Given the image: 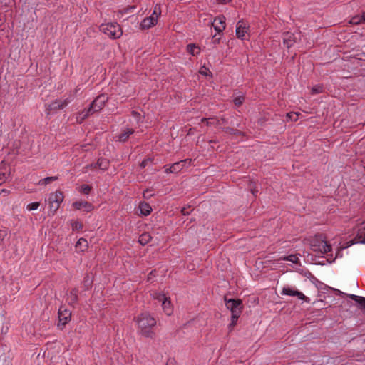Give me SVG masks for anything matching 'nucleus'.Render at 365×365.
Wrapping results in <instances>:
<instances>
[{
    "label": "nucleus",
    "instance_id": "7",
    "mask_svg": "<svg viewBox=\"0 0 365 365\" xmlns=\"http://www.w3.org/2000/svg\"><path fill=\"white\" fill-rule=\"evenodd\" d=\"M58 327L63 329V327L71 320V312L65 306H61L58 309Z\"/></svg>",
    "mask_w": 365,
    "mask_h": 365
},
{
    "label": "nucleus",
    "instance_id": "2",
    "mask_svg": "<svg viewBox=\"0 0 365 365\" xmlns=\"http://www.w3.org/2000/svg\"><path fill=\"white\" fill-rule=\"evenodd\" d=\"M226 307L230 310L232 313L231 322L230 327H233L237 324V322L241 315L242 312L243 306L241 299H227L225 298Z\"/></svg>",
    "mask_w": 365,
    "mask_h": 365
},
{
    "label": "nucleus",
    "instance_id": "29",
    "mask_svg": "<svg viewBox=\"0 0 365 365\" xmlns=\"http://www.w3.org/2000/svg\"><path fill=\"white\" fill-rule=\"evenodd\" d=\"M223 130L226 133L230 134V135H242L243 134L240 130H239L237 129L232 128L230 127L223 128Z\"/></svg>",
    "mask_w": 365,
    "mask_h": 365
},
{
    "label": "nucleus",
    "instance_id": "38",
    "mask_svg": "<svg viewBox=\"0 0 365 365\" xmlns=\"http://www.w3.org/2000/svg\"><path fill=\"white\" fill-rule=\"evenodd\" d=\"M78 291L77 289H72L71 292H70V294H71V301L73 303H76L77 302V299H78Z\"/></svg>",
    "mask_w": 365,
    "mask_h": 365
},
{
    "label": "nucleus",
    "instance_id": "35",
    "mask_svg": "<svg viewBox=\"0 0 365 365\" xmlns=\"http://www.w3.org/2000/svg\"><path fill=\"white\" fill-rule=\"evenodd\" d=\"M323 92V86L321 85L314 86L312 88V94H318Z\"/></svg>",
    "mask_w": 365,
    "mask_h": 365
},
{
    "label": "nucleus",
    "instance_id": "45",
    "mask_svg": "<svg viewBox=\"0 0 365 365\" xmlns=\"http://www.w3.org/2000/svg\"><path fill=\"white\" fill-rule=\"evenodd\" d=\"M349 297H350L352 300L355 301V302L357 303V300H359V299H360L361 296H357V295H354V294H351V295L349 296Z\"/></svg>",
    "mask_w": 365,
    "mask_h": 365
},
{
    "label": "nucleus",
    "instance_id": "31",
    "mask_svg": "<svg viewBox=\"0 0 365 365\" xmlns=\"http://www.w3.org/2000/svg\"><path fill=\"white\" fill-rule=\"evenodd\" d=\"M71 225L73 230L79 231L81 230L83 227V224L78 220L72 221Z\"/></svg>",
    "mask_w": 365,
    "mask_h": 365
},
{
    "label": "nucleus",
    "instance_id": "43",
    "mask_svg": "<svg viewBox=\"0 0 365 365\" xmlns=\"http://www.w3.org/2000/svg\"><path fill=\"white\" fill-rule=\"evenodd\" d=\"M131 115H132L133 117H134L138 120H139L140 118V114L138 111L133 110L131 112Z\"/></svg>",
    "mask_w": 365,
    "mask_h": 365
},
{
    "label": "nucleus",
    "instance_id": "24",
    "mask_svg": "<svg viewBox=\"0 0 365 365\" xmlns=\"http://www.w3.org/2000/svg\"><path fill=\"white\" fill-rule=\"evenodd\" d=\"M202 123H205L207 126H218L220 125V120L216 118H203L201 119Z\"/></svg>",
    "mask_w": 365,
    "mask_h": 365
},
{
    "label": "nucleus",
    "instance_id": "11",
    "mask_svg": "<svg viewBox=\"0 0 365 365\" xmlns=\"http://www.w3.org/2000/svg\"><path fill=\"white\" fill-rule=\"evenodd\" d=\"M225 20L226 18L223 15L217 16L214 19L212 24L218 34L222 33L225 30L226 27Z\"/></svg>",
    "mask_w": 365,
    "mask_h": 365
},
{
    "label": "nucleus",
    "instance_id": "41",
    "mask_svg": "<svg viewBox=\"0 0 365 365\" xmlns=\"http://www.w3.org/2000/svg\"><path fill=\"white\" fill-rule=\"evenodd\" d=\"M357 303L365 311V297H361L360 299H359V300H357Z\"/></svg>",
    "mask_w": 365,
    "mask_h": 365
},
{
    "label": "nucleus",
    "instance_id": "25",
    "mask_svg": "<svg viewBox=\"0 0 365 365\" xmlns=\"http://www.w3.org/2000/svg\"><path fill=\"white\" fill-rule=\"evenodd\" d=\"M151 239L152 237L148 232H144L140 235L138 242L142 245H145L150 242Z\"/></svg>",
    "mask_w": 365,
    "mask_h": 365
},
{
    "label": "nucleus",
    "instance_id": "40",
    "mask_svg": "<svg viewBox=\"0 0 365 365\" xmlns=\"http://www.w3.org/2000/svg\"><path fill=\"white\" fill-rule=\"evenodd\" d=\"M152 161H153V159L150 158L145 159L140 163V166L141 168H144L148 165L149 162H152Z\"/></svg>",
    "mask_w": 365,
    "mask_h": 365
},
{
    "label": "nucleus",
    "instance_id": "32",
    "mask_svg": "<svg viewBox=\"0 0 365 365\" xmlns=\"http://www.w3.org/2000/svg\"><path fill=\"white\" fill-rule=\"evenodd\" d=\"M299 115H300L299 113L290 112V113H287V118H289L290 120L297 121L299 118Z\"/></svg>",
    "mask_w": 365,
    "mask_h": 365
},
{
    "label": "nucleus",
    "instance_id": "44",
    "mask_svg": "<svg viewBox=\"0 0 365 365\" xmlns=\"http://www.w3.org/2000/svg\"><path fill=\"white\" fill-rule=\"evenodd\" d=\"M212 41H213V43L214 44H217V43H220V37H217L216 35H214L212 36Z\"/></svg>",
    "mask_w": 365,
    "mask_h": 365
},
{
    "label": "nucleus",
    "instance_id": "28",
    "mask_svg": "<svg viewBox=\"0 0 365 365\" xmlns=\"http://www.w3.org/2000/svg\"><path fill=\"white\" fill-rule=\"evenodd\" d=\"M279 259L284 260V261H289L294 264H297L298 261H299V258H298L297 255H289L288 256L281 257L279 258Z\"/></svg>",
    "mask_w": 365,
    "mask_h": 365
},
{
    "label": "nucleus",
    "instance_id": "15",
    "mask_svg": "<svg viewBox=\"0 0 365 365\" xmlns=\"http://www.w3.org/2000/svg\"><path fill=\"white\" fill-rule=\"evenodd\" d=\"M283 43L287 48L292 47L296 42V37L293 33L286 32L283 34Z\"/></svg>",
    "mask_w": 365,
    "mask_h": 365
},
{
    "label": "nucleus",
    "instance_id": "48",
    "mask_svg": "<svg viewBox=\"0 0 365 365\" xmlns=\"http://www.w3.org/2000/svg\"><path fill=\"white\" fill-rule=\"evenodd\" d=\"M9 192V190H7L6 189H2L0 190V194H1V193L8 194Z\"/></svg>",
    "mask_w": 365,
    "mask_h": 365
},
{
    "label": "nucleus",
    "instance_id": "8",
    "mask_svg": "<svg viewBox=\"0 0 365 365\" xmlns=\"http://www.w3.org/2000/svg\"><path fill=\"white\" fill-rule=\"evenodd\" d=\"M107 100L108 97L106 96V95H99L93 101V102L90 105L91 110H93V112L94 113L100 111L104 107Z\"/></svg>",
    "mask_w": 365,
    "mask_h": 365
},
{
    "label": "nucleus",
    "instance_id": "12",
    "mask_svg": "<svg viewBox=\"0 0 365 365\" xmlns=\"http://www.w3.org/2000/svg\"><path fill=\"white\" fill-rule=\"evenodd\" d=\"M282 294L288 295V296H296L299 299H302L306 302H309L308 298L302 292H300L298 290H294L289 287H284L282 289Z\"/></svg>",
    "mask_w": 365,
    "mask_h": 365
},
{
    "label": "nucleus",
    "instance_id": "1",
    "mask_svg": "<svg viewBox=\"0 0 365 365\" xmlns=\"http://www.w3.org/2000/svg\"><path fill=\"white\" fill-rule=\"evenodd\" d=\"M138 326V333L145 337L153 339L155 336V332L153 328L156 326V319L148 312H143L135 318Z\"/></svg>",
    "mask_w": 365,
    "mask_h": 365
},
{
    "label": "nucleus",
    "instance_id": "14",
    "mask_svg": "<svg viewBox=\"0 0 365 365\" xmlns=\"http://www.w3.org/2000/svg\"><path fill=\"white\" fill-rule=\"evenodd\" d=\"M248 27H247L246 22L241 19L237 24L236 35L238 38L243 39L245 34L247 33Z\"/></svg>",
    "mask_w": 365,
    "mask_h": 365
},
{
    "label": "nucleus",
    "instance_id": "6",
    "mask_svg": "<svg viewBox=\"0 0 365 365\" xmlns=\"http://www.w3.org/2000/svg\"><path fill=\"white\" fill-rule=\"evenodd\" d=\"M191 163H192V159L187 158V159H185V160L174 163L171 165H167L164 167L165 172L166 173H178L180 171H181L186 166V165H191Z\"/></svg>",
    "mask_w": 365,
    "mask_h": 365
},
{
    "label": "nucleus",
    "instance_id": "13",
    "mask_svg": "<svg viewBox=\"0 0 365 365\" xmlns=\"http://www.w3.org/2000/svg\"><path fill=\"white\" fill-rule=\"evenodd\" d=\"M72 206L76 210L83 209L84 211H86V212H91L94 209V206L91 203H90L86 200H79V201L74 202L72 204Z\"/></svg>",
    "mask_w": 365,
    "mask_h": 365
},
{
    "label": "nucleus",
    "instance_id": "23",
    "mask_svg": "<svg viewBox=\"0 0 365 365\" xmlns=\"http://www.w3.org/2000/svg\"><path fill=\"white\" fill-rule=\"evenodd\" d=\"M186 50L189 54L193 56L198 55L201 51L200 48L194 43L188 44L186 47Z\"/></svg>",
    "mask_w": 365,
    "mask_h": 365
},
{
    "label": "nucleus",
    "instance_id": "26",
    "mask_svg": "<svg viewBox=\"0 0 365 365\" xmlns=\"http://www.w3.org/2000/svg\"><path fill=\"white\" fill-rule=\"evenodd\" d=\"M58 179V176L46 177L45 178L40 180L38 182V185H46L53 181L57 180Z\"/></svg>",
    "mask_w": 365,
    "mask_h": 365
},
{
    "label": "nucleus",
    "instance_id": "3",
    "mask_svg": "<svg viewBox=\"0 0 365 365\" xmlns=\"http://www.w3.org/2000/svg\"><path fill=\"white\" fill-rule=\"evenodd\" d=\"M310 246L314 252L319 254H325L331 251V246L325 238L321 235H316L310 240Z\"/></svg>",
    "mask_w": 365,
    "mask_h": 365
},
{
    "label": "nucleus",
    "instance_id": "50",
    "mask_svg": "<svg viewBox=\"0 0 365 365\" xmlns=\"http://www.w3.org/2000/svg\"><path fill=\"white\" fill-rule=\"evenodd\" d=\"M252 194H253V195H255V191H254V190H252Z\"/></svg>",
    "mask_w": 365,
    "mask_h": 365
},
{
    "label": "nucleus",
    "instance_id": "10",
    "mask_svg": "<svg viewBox=\"0 0 365 365\" xmlns=\"http://www.w3.org/2000/svg\"><path fill=\"white\" fill-rule=\"evenodd\" d=\"M354 243L365 244V220L358 225V230L355 238L351 245Z\"/></svg>",
    "mask_w": 365,
    "mask_h": 365
},
{
    "label": "nucleus",
    "instance_id": "30",
    "mask_svg": "<svg viewBox=\"0 0 365 365\" xmlns=\"http://www.w3.org/2000/svg\"><path fill=\"white\" fill-rule=\"evenodd\" d=\"M94 113L93 110H91V107H89L87 110H84L81 113H79V117L81 118V120H83L86 118H88L90 115Z\"/></svg>",
    "mask_w": 365,
    "mask_h": 365
},
{
    "label": "nucleus",
    "instance_id": "37",
    "mask_svg": "<svg viewBox=\"0 0 365 365\" xmlns=\"http://www.w3.org/2000/svg\"><path fill=\"white\" fill-rule=\"evenodd\" d=\"M244 100H245L244 96H237V97L235 98L233 100V102L235 106H240L242 104V103L244 102Z\"/></svg>",
    "mask_w": 365,
    "mask_h": 365
},
{
    "label": "nucleus",
    "instance_id": "47",
    "mask_svg": "<svg viewBox=\"0 0 365 365\" xmlns=\"http://www.w3.org/2000/svg\"><path fill=\"white\" fill-rule=\"evenodd\" d=\"M181 212L183 215H189V211L185 208V207H183L181 210Z\"/></svg>",
    "mask_w": 365,
    "mask_h": 365
},
{
    "label": "nucleus",
    "instance_id": "39",
    "mask_svg": "<svg viewBox=\"0 0 365 365\" xmlns=\"http://www.w3.org/2000/svg\"><path fill=\"white\" fill-rule=\"evenodd\" d=\"M96 168H97V163H96L89 164V165H87L85 167H83V173H87L88 170L96 169Z\"/></svg>",
    "mask_w": 365,
    "mask_h": 365
},
{
    "label": "nucleus",
    "instance_id": "20",
    "mask_svg": "<svg viewBox=\"0 0 365 365\" xmlns=\"http://www.w3.org/2000/svg\"><path fill=\"white\" fill-rule=\"evenodd\" d=\"M138 209L140 210V214L144 216L149 215L153 210L151 206L145 202H140L139 204Z\"/></svg>",
    "mask_w": 365,
    "mask_h": 365
},
{
    "label": "nucleus",
    "instance_id": "19",
    "mask_svg": "<svg viewBox=\"0 0 365 365\" xmlns=\"http://www.w3.org/2000/svg\"><path fill=\"white\" fill-rule=\"evenodd\" d=\"M134 133L133 128H126L118 135V140L122 143L127 141L129 137Z\"/></svg>",
    "mask_w": 365,
    "mask_h": 365
},
{
    "label": "nucleus",
    "instance_id": "18",
    "mask_svg": "<svg viewBox=\"0 0 365 365\" xmlns=\"http://www.w3.org/2000/svg\"><path fill=\"white\" fill-rule=\"evenodd\" d=\"M10 175V169L3 163L0 165V185L6 182Z\"/></svg>",
    "mask_w": 365,
    "mask_h": 365
},
{
    "label": "nucleus",
    "instance_id": "46",
    "mask_svg": "<svg viewBox=\"0 0 365 365\" xmlns=\"http://www.w3.org/2000/svg\"><path fill=\"white\" fill-rule=\"evenodd\" d=\"M232 0H217L218 4H227L230 3Z\"/></svg>",
    "mask_w": 365,
    "mask_h": 365
},
{
    "label": "nucleus",
    "instance_id": "21",
    "mask_svg": "<svg viewBox=\"0 0 365 365\" xmlns=\"http://www.w3.org/2000/svg\"><path fill=\"white\" fill-rule=\"evenodd\" d=\"M75 247L76 249L78 250V252H83L88 248V242L85 238L81 237L77 241Z\"/></svg>",
    "mask_w": 365,
    "mask_h": 365
},
{
    "label": "nucleus",
    "instance_id": "22",
    "mask_svg": "<svg viewBox=\"0 0 365 365\" xmlns=\"http://www.w3.org/2000/svg\"><path fill=\"white\" fill-rule=\"evenodd\" d=\"M97 168L101 170H107L110 166V161L103 158H100L98 159L97 162Z\"/></svg>",
    "mask_w": 365,
    "mask_h": 365
},
{
    "label": "nucleus",
    "instance_id": "9",
    "mask_svg": "<svg viewBox=\"0 0 365 365\" xmlns=\"http://www.w3.org/2000/svg\"><path fill=\"white\" fill-rule=\"evenodd\" d=\"M71 101V99L66 98L63 101H54L48 105L46 110L49 114L51 111L63 109Z\"/></svg>",
    "mask_w": 365,
    "mask_h": 365
},
{
    "label": "nucleus",
    "instance_id": "36",
    "mask_svg": "<svg viewBox=\"0 0 365 365\" xmlns=\"http://www.w3.org/2000/svg\"><path fill=\"white\" fill-rule=\"evenodd\" d=\"M160 14H161L160 6L158 4H156L154 7L153 12L150 16L157 17V19H158L159 17V16L160 15Z\"/></svg>",
    "mask_w": 365,
    "mask_h": 365
},
{
    "label": "nucleus",
    "instance_id": "5",
    "mask_svg": "<svg viewBox=\"0 0 365 365\" xmlns=\"http://www.w3.org/2000/svg\"><path fill=\"white\" fill-rule=\"evenodd\" d=\"M153 297L159 302H161L163 310L166 315L170 316L173 314V308L170 300V297H168L165 294L160 292L153 293Z\"/></svg>",
    "mask_w": 365,
    "mask_h": 365
},
{
    "label": "nucleus",
    "instance_id": "42",
    "mask_svg": "<svg viewBox=\"0 0 365 365\" xmlns=\"http://www.w3.org/2000/svg\"><path fill=\"white\" fill-rule=\"evenodd\" d=\"M199 73L205 76H212V73L210 72V70H199Z\"/></svg>",
    "mask_w": 365,
    "mask_h": 365
},
{
    "label": "nucleus",
    "instance_id": "17",
    "mask_svg": "<svg viewBox=\"0 0 365 365\" xmlns=\"http://www.w3.org/2000/svg\"><path fill=\"white\" fill-rule=\"evenodd\" d=\"M63 193L60 190H57L55 192H51L48 197V200L60 205L63 201Z\"/></svg>",
    "mask_w": 365,
    "mask_h": 365
},
{
    "label": "nucleus",
    "instance_id": "27",
    "mask_svg": "<svg viewBox=\"0 0 365 365\" xmlns=\"http://www.w3.org/2000/svg\"><path fill=\"white\" fill-rule=\"evenodd\" d=\"M60 204L48 200V212L53 215L60 207Z\"/></svg>",
    "mask_w": 365,
    "mask_h": 365
},
{
    "label": "nucleus",
    "instance_id": "16",
    "mask_svg": "<svg viewBox=\"0 0 365 365\" xmlns=\"http://www.w3.org/2000/svg\"><path fill=\"white\" fill-rule=\"evenodd\" d=\"M157 17L149 16L145 18L140 23L142 29H148L157 24Z\"/></svg>",
    "mask_w": 365,
    "mask_h": 365
},
{
    "label": "nucleus",
    "instance_id": "49",
    "mask_svg": "<svg viewBox=\"0 0 365 365\" xmlns=\"http://www.w3.org/2000/svg\"><path fill=\"white\" fill-rule=\"evenodd\" d=\"M3 234L1 233V231H0V237H3Z\"/></svg>",
    "mask_w": 365,
    "mask_h": 365
},
{
    "label": "nucleus",
    "instance_id": "34",
    "mask_svg": "<svg viewBox=\"0 0 365 365\" xmlns=\"http://www.w3.org/2000/svg\"><path fill=\"white\" fill-rule=\"evenodd\" d=\"M40 203L38 202H31L27 205L26 209L29 211L36 210L38 208Z\"/></svg>",
    "mask_w": 365,
    "mask_h": 365
},
{
    "label": "nucleus",
    "instance_id": "33",
    "mask_svg": "<svg viewBox=\"0 0 365 365\" xmlns=\"http://www.w3.org/2000/svg\"><path fill=\"white\" fill-rule=\"evenodd\" d=\"M92 189V187L89 185L84 184L81 187V192L84 195H88Z\"/></svg>",
    "mask_w": 365,
    "mask_h": 365
},
{
    "label": "nucleus",
    "instance_id": "4",
    "mask_svg": "<svg viewBox=\"0 0 365 365\" xmlns=\"http://www.w3.org/2000/svg\"><path fill=\"white\" fill-rule=\"evenodd\" d=\"M100 30L113 39H118L123 34L121 27L117 22L102 24Z\"/></svg>",
    "mask_w": 365,
    "mask_h": 365
}]
</instances>
